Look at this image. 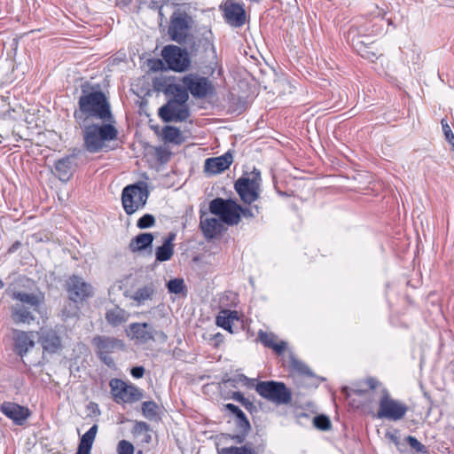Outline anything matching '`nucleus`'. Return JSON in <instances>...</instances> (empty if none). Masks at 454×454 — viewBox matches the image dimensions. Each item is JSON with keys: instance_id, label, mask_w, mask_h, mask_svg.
<instances>
[{"instance_id": "f257e3e1", "label": "nucleus", "mask_w": 454, "mask_h": 454, "mask_svg": "<svg viewBox=\"0 0 454 454\" xmlns=\"http://www.w3.org/2000/svg\"><path fill=\"white\" fill-rule=\"evenodd\" d=\"M5 294L12 301L10 307L11 317L17 325H30L35 319V314L40 311L44 303V294L42 292L27 293L13 284L8 286Z\"/></svg>"}, {"instance_id": "f03ea898", "label": "nucleus", "mask_w": 454, "mask_h": 454, "mask_svg": "<svg viewBox=\"0 0 454 454\" xmlns=\"http://www.w3.org/2000/svg\"><path fill=\"white\" fill-rule=\"evenodd\" d=\"M74 117L79 125H85L94 120L102 122H114L110 104L106 95L100 90L86 91L78 100V109L74 113Z\"/></svg>"}, {"instance_id": "7ed1b4c3", "label": "nucleus", "mask_w": 454, "mask_h": 454, "mask_svg": "<svg viewBox=\"0 0 454 454\" xmlns=\"http://www.w3.org/2000/svg\"><path fill=\"white\" fill-rule=\"evenodd\" d=\"M79 126L82 129L83 146L91 153L101 151L106 142L115 140L118 136V130L112 122L99 125L91 121Z\"/></svg>"}, {"instance_id": "20e7f679", "label": "nucleus", "mask_w": 454, "mask_h": 454, "mask_svg": "<svg viewBox=\"0 0 454 454\" xmlns=\"http://www.w3.org/2000/svg\"><path fill=\"white\" fill-rule=\"evenodd\" d=\"M149 197L147 185L144 182L126 186L121 192V204L129 215L143 208Z\"/></svg>"}, {"instance_id": "39448f33", "label": "nucleus", "mask_w": 454, "mask_h": 454, "mask_svg": "<svg viewBox=\"0 0 454 454\" xmlns=\"http://www.w3.org/2000/svg\"><path fill=\"white\" fill-rule=\"evenodd\" d=\"M408 411L409 407L405 403L393 398L387 389L382 387L376 414L378 419L398 421L405 417Z\"/></svg>"}, {"instance_id": "423d86ee", "label": "nucleus", "mask_w": 454, "mask_h": 454, "mask_svg": "<svg viewBox=\"0 0 454 454\" xmlns=\"http://www.w3.org/2000/svg\"><path fill=\"white\" fill-rule=\"evenodd\" d=\"M193 23L194 20L191 15L178 9L170 17L168 34L177 43H186Z\"/></svg>"}, {"instance_id": "0eeeda50", "label": "nucleus", "mask_w": 454, "mask_h": 454, "mask_svg": "<svg viewBox=\"0 0 454 454\" xmlns=\"http://www.w3.org/2000/svg\"><path fill=\"white\" fill-rule=\"evenodd\" d=\"M255 391L262 398L277 405L288 404L292 401V392L283 382L260 381L255 386Z\"/></svg>"}, {"instance_id": "6e6552de", "label": "nucleus", "mask_w": 454, "mask_h": 454, "mask_svg": "<svg viewBox=\"0 0 454 454\" xmlns=\"http://www.w3.org/2000/svg\"><path fill=\"white\" fill-rule=\"evenodd\" d=\"M209 210L220 217L222 223L236 225L240 221L241 206L231 200L215 199L209 204Z\"/></svg>"}, {"instance_id": "1a4fd4ad", "label": "nucleus", "mask_w": 454, "mask_h": 454, "mask_svg": "<svg viewBox=\"0 0 454 454\" xmlns=\"http://www.w3.org/2000/svg\"><path fill=\"white\" fill-rule=\"evenodd\" d=\"M261 173L254 169L248 176H241L235 183V190L244 203L255 201L261 192Z\"/></svg>"}, {"instance_id": "9d476101", "label": "nucleus", "mask_w": 454, "mask_h": 454, "mask_svg": "<svg viewBox=\"0 0 454 454\" xmlns=\"http://www.w3.org/2000/svg\"><path fill=\"white\" fill-rule=\"evenodd\" d=\"M127 335L137 344H146L150 341L164 343L168 336L161 330H156L148 323H132L129 326Z\"/></svg>"}, {"instance_id": "9b49d317", "label": "nucleus", "mask_w": 454, "mask_h": 454, "mask_svg": "<svg viewBox=\"0 0 454 454\" xmlns=\"http://www.w3.org/2000/svg\"><path fill=\"white\" fill-rule=\"evenodd\" d=\"M183 85L195 98H206L215 92L213 82L197 73H190L182 78Z\"/></svg>"}, {"instance_id": "f8f14e48", "label": "nucleus", "mask_w": 454, "mask_h": 454, "mask_svg": "<svg viewBox=\"0 0 454 454\" xmlns=\"http://www.w3.org/2000/svg\"><path fill=\"white\" fill-rule=\"evenodd\" d=\"M111 394L117 403H133L142 399L143 392L132 384L113 379L109 383Z\"/></svg>"}, {"instance_id": "ddd939ff", "label": "nucleus", "mask_w": 454, "mask_h": 454, "mask_svg": "<svg viewBox=\"0 0 454 454\" xmlns=\"http://www.w3.org/2000/svg\"><path fill=\"white\" fill-rule=\"evenodd\" d=\"M193 56L200 55L203 58L216 59V51L213 43V35L211 30L205 31L200 36L189 37L185 43Z\"/></svg>"}, {"instance_id": "4468645a", "label": "nucleus", "mask_w": 454, "mask_h": 454, "mask_svg": "<svg viewBox=\"0 0 454 454\" xmlns=\"http://www.w3.org/2000/svg\"><path fill=\"white\" fill-rule=\"evenodd\" d=\"M161 56L169 69L176 72H184L191 66V59L186 50L176 45H168L163 48Z\"/></svg>"}, {"instance_id": "2eb2a0df", "label": "nucleus", "mask_w": 454, "mask_h": 454, "mask_svg": "<svg viewBox=\"0 0 454 454\" xmlns=\"http://www.w3.org/2000/svg\"><path fill=\"white\" fill-rule=\"evenodd\" d=\"M159 116L165 122L184 121L190 116L187 101L168 100L159 109Z\"/></svg>"}, {"instance_id": "dca6fc26", "label": "nucleus", "mask_w": 454, "mask_h": 454, "mask_svg": "<svg viewBox=\"0 0 454 454\" xmlns=\"http://www.w3.org/2000/svg\"><path fill=\"white\" fill-rule=\"evenodd\" d=\"M69 298L74 301H82L93 295V287L82 278L72 276L67 282Z\"/></svg>"}, {"instance_id": "f3484780", "label": "nucleus", "mask_w": 454, "mask_h": 454, "mask_svg": "<svg viewBox=\"0 0 454 454\" xmlns=\"http://www.w3.org/2000/svg\"><path fill=\"white\" fill-rule=\"evenodd\" d=\"M38 334V342L42 346L43 354L52 355L62 350V340L56 330L41 329Z\"/></svg>"}, {"instance_id": "a211bd4d", "label": "nucleus", "mask_w": 454, "mask_h": 454, "mask_svg": "<svg viewBox=\"0 0 454 454\" xmlns=\"http://www.w3.org/2000/svg\"><path fill=\"white\" fill-rule=\"evenodd\" d=\"M93 344L96 346L100 359L108 366L113 364V359L109 356L117 348L122 347V342L114 338L106 336H98L93 339Z\"/></svg>"}, {"instance_id": "6ab92c4d", "label": "nucleus", "mask_w": 454, "mask_h": 454, "mask_svg": "<svg viewBox=\"0 0 454 454\" xmlns=\"http://www.w3.org/2000/svg\"><path fill=\"white\" fill-rule=\"evenodd\" d=\"M78 168L77 156L69 154L55 161V175L61 182L69 181Z\"/></svg>"}, {"instance_id": "aec40b11", "label": "nucleus", "mask_w": 454, "mask_h": 454, "mask_svg": "<svg viewBox=\"0 0 454 454\" xmlns=\"http://www.w3.org/2000/svg\"><path fill=\"white\" fill-rule=\"evenodd\" d=\"M154 87L164 91L165 94L172 95L171 100L188 101L189 95L185 87L174 83L169 78L158 79L154 82Z\"/></svg>"}, {"instance_id": "412c9836", "label": "nucleus", "mask_w": 454, "mask_h": 454, "mask_svg": "<svg viewBox=\"0 0 454 454\" xmlns=\"http://www.w3.org/2000/svg\"><path fill=\"white\" fill-rule=\"evenodd\" d=\"M14 351L23 357L35 346L34 332L13 330Z\"/></svg>"}, {"instance_id": "4be33fe9", "label": "nucleus", "mask_w": 454, "mask_h": 454, "mask_svg": "<svg viewBox=\"0 0 454 454\" xmlns=\"http://www.w3.org/2000/svg\"><path fill=\"white\" fill-rule=\"evenodd\" d=\"M223 12L227 23L231 26L239 27L244 25L246 14L241 4L228 0L223 5Z\"/></svg>"}, {"instance_id": "5701e85b", "label": "nucleus", "mask_w": 454, "mask_h": 454, "mask_svg": "<svg viewBox=\"0 0 454 454\" xmlns=\"http://www.w3.org/2000/svg\"><path fill=\"white\" fill-rule=\"evenodd\" d=\"M0 411L16 425H22L30 415L27 408L12 402H4Z\"/></svg>"}, {"instance_id": "b1692460", "label": "nucleus", "mask_w": 454, "mask_h": 454, "mask_svg": "<svg viewBox=\"0 0 454 454\" xmlns=\"http://www.w3.org/2000/svg\"><path fill=\"white\" fill-rule=\"evenodd\" d=\"M233 157L231 153L222 156L208 158L205 160L204 170L209 175H217L227 169L232 163Z\"/></svg>"}, {"instance_id": "393cba45", "label": "nucleus", "mask_w": 454, "mask_h": 454, "mask_svg": "<svg viewBox=\"0 0 454 454\" xmlns=\"http://www.w3.org/2000/svg\"><path fill=\"white\" fill-rule=\"evenodd\" d=\"M200 228L206 239H213L223 230L221 221L215 217H200Z\"/></svg>"}, {"instance_id": "a878e982", "label": "nucleus", "mask_w": 454, "mask_h": 454, "mask_svg": "<svg viewBox=\"0 0 454 454\" xmlns=\"http://www.w3.org/2000/svg\"><path fill=\"white\" fill-rule=\"evenodd\" d=\"M260 341L267 348L273 349L277 354H282L286 348V342L278 340V337L272 333H267L262 330L258 332Z\"/></svg>"}, {"instance_id": "bb28decb", "label": "nucleus", "mask_w": 454, "mask_h": 454, "mask_svg": "<svg viewBox=\"0 0 454 454\" xmlns=\"http://www.w3.org/2000/svg\"><path fill=\"white\" fill-rule=\"evenodd\" d=\"M239 320V316L237 310L222 309L215 318V324L217 326L233 333L232 325Z\"/></svg>"}, {"instance_id": "cd10ccee", "label": "nucleus", "mask_w": 454, "mask_h": 454, "mask_svg": "<svg viewBox=\"0 0 454 454\" xmlns=\"http://www.w3.org/2000/svg\"><path fill=\"white\" fill-rule=\"evenodd\" d=\"M154 239L152 233H140L130 240L129 248L131 252L136 253L150 247Z\"/></svg>"}, {"instance_id": "c85d7f7f", "label": "nucleus", "mask_w": 454, "mask_h": 454, "mask_svg": "<svg viewBox=\"0 0 454 454\" xmlns=\"http://www.w3.org/2000/svg\"><path fill=\"white\" fill-rule=\"evenodd\" d=\"M129 314L123 309L114 306L106 313V321L114 326L120 325L129 319Z\"/></svg>"}, {"instance_id": "c756f323", "label": "nucleus", "mask_w": 454, "mask_h": 454, "mask_svg": "<svg viewBox=\"0 0 454 454\" xmlns=\"http://www.w3.org/2000/svg\"><path fill=\"white\" fill-rule=\"evenodd\" d=\"M175 239L174 234H170L168 239H166L162 244V246L157 247L155 251L156 260L159 262L168 261L173 254H174V245L173 240Z\"/></svg>"}, {"instance_id": "7c9ffc66", "label": "nucleus", "mask_w": 454, "mask_h": 454, "mask_svg": "<svg viewBox=\"0 0 454 454\" xmlns=\"http://www.w3.org/2000/svg\"><path fill=\"white\" fill-rule=\"evenodd\" d=\"M154 293L153 286H145L138 288L131 296V299L137 302V306L144 304L150 300Z\"/></svg>"}, {"instance_id": "2f4dec72", "label": "nucleus", "mask_w": 454, "mask_h": 454, "mask_svg": "<svg viewBox=\"0 0 454 454\" xmlns=\"http://www.w3.org/2000/svg\"><path fill=\"white\" fill-rule=\"evenodd\" d=\"M162 136L165 142L180 144L183 141L181 131L176 127L166 126L162 129Z\"/></svg>"}, {"instance_id": "473e14b6", "label": "nucleus", "mask_w": 454, "mask_h": 454, "mask_svg": "<svg viewBox=\"0 0 454 454\" xmlns=\"http://www.w3.org/2000/svg\"><path fill=\"white\" fill-rule=\"evenodd\" d=\"M219 454H254V450L252 445H243L241 447L231 446L222 448Z\"/></svg>"}, {"instance_id": "72a5a7b5", "label": "nucleus", "mask_w": 454, "mask_h": 454, "mask_svg": "<svg viewBox=\"0 0 454 454\" xmlns=\"http://www.w3.org/2000/svg\"><path fill=\"white\" fill-rule=\"evenodd\" d=\"M290 364L292 369L296 372L300 376L314 377L313 372L301 360L294 357L291 358Z\"/></svg>"}, {"instance_id": "f704fd0d", "label": "nucleus", "mask_w": 454, "mask_h": 454, "mask_svg": "<svg viewBox=\"0 0 454 454\" xmlns=\"http://www.w3.org/2000/svg\"><path fill=\"white\" fill-rule=\"evenodd\" d=\"M158 405L153 401H146L142 403V413L143 415L152 420L158 416Z\"/></svg>"}, {"instance_id": "c9c22d12", "label": "nucleus", "mask_w": 454, "mask_h": 454, "mask_svg": "<svg viewBox=\"0 0 454 454\" xmlns=\"http://www.w3.org/2000/svg\"><path fill=\"white\" fill-rule=\"evenodd\" d=\"M98 432V425H93L82 437L80 443L83 447L91 448Z\"/></svg>"}, {"instance_id": "e433bc0d", "label": "nucleus", "mask_w": 454, "mask_h": 454, "mask_svg": "<svg viewBox=\"0 0 454 454\" xmlns=\"http://www.w3.org/2000/svg\"><path fill=\"white\" fill-rule=\"evenodd\" d=\"M235 425L239 432L249 433L251 429L250 423L244 412L235 417Z\"/></svg>"}, {"instance_id": "4c0bfd02", "label": "nucleus", "mask_w": 454, "mask_h": 454, "mask_svg": "<svg viewBox=\"0 0 454 454\" xmlns=\"http://www.w3.org/2000/svg\"><path fill=\"white\" fill-rule=\"evenodd\" d=\"M167 286L168 292L175 294H179L185 289L184 282L182 278H174L169 280Z\"/></svg>"}, {"instance_id": "58836bf2", "label": "nucleus", "mask_w": 454, "mask_h": 454, "mask_svg": "<svg viewBox=\"0 0 454 454\" xmlns=\"http://www.w3.org/2000/svg\"><path fill=\"white\" fill-rule=\"evenodd\" d=\"M314 426L320 430H328L331 427V421L325 415L316 416L313 419Z\"/></svg>"}, {"instance_id": "ea45409f", "label": "nucleus", "mask_w": 454, "mask_h": 454, "mask_svg": "<svg viewBox=\"0 0 454 454\" xmlns=\"http://www.w3.org/2000/svg\"><path fill=\"white\" fill-rule=\"evenodd\" d=\"M406 442L408 444L415 450L417 452H420L423 454H427V448L424 444H422L416 437L409 435L406 437Z\"/></svg>"}, {"instance_id": "a19ab883", "label": "nucleus", "mask_w": 454, "mask_h": 454, "mask_svg": "<svg viewBox=\"0 0 454 454\" xmlns=\"http://www.w3.org/2000/svg\"><path fill=\"white\" fill-rule=\"evenodd\" d=\"M155 223V218L153 215L145 214L137 220V226L139 229H146L153 226Z\"/></svg>"}, {"instance_id": "79ce46f5", "label": "nucleus", "mask_w": 454, "mask_h": 454, "mask_svg": "<svg viewBox=\"0 0 454 454\" xmlns=\"http://www.w3.org/2000/svg\"><path fill=\"white\" fill-rule=\"evenodd\" d=\"M118 454H134V446L131 442L121 440L117 445Z\"/></svg>"}, {"instance_id": "37998d69", "label": "nucleus", "mask_w": 454, "mask_h": 454, "mask_svg": "<svg viewBox=\"0 0 454 454\" xmlns=\"http://www.w3.org/2000/svg\"><path fill=\"white\" fill-rule=\"evenodd\" d=\"M204 339L208 340L209 344L214 348H218L224 340V337L221 333L204 335Z\"/></svg>"}, {"instance_id": "c03bdc74", "label": "nucleus", "mask_w": 454, "mask_h": 454, "mask_svg": "<svg viewBox=\"0 0 454 454\" xmlns=\"http://www.w3.org/2000/svg\"><path fill=\"white\" fill-rule=\"evenodd\" d=\"M442 127L446 140L450 144L451 149L454 151V134L452 133L450 127L444 121V120L442 121Z\"/></svg>"}, {"instance_id": "a18cd8bd", "label": "nucleus", "mask_w": 454, "mask_h": 454, "mask_svg": "<svg viewBox=\"0 0 454 454\" xmlns=\"http://www.w3.org/2000/svg\"><path fill=\"white\" fill-rule=\"evenodd\" d=\"M259 207L254 206L253 207H242L240 210V216L243 215L245 218H253L259 214Z\"/></svg>"}, {"instance_id": "49530a36", "label": "nucleus", "mask_w": 454, "mask_h": 454, "mask_svg": "<svg viewBox=\"0 0 454 454\" xmlns=\"http://www.w3.org/2000/svg\"><path fill=\"white\" fill-rule=\"evenodd\" d=\"M134 429H135L136 433H138V434H142L143 433V434H145V433H147L149 431V426H148L147 423H145L144 421H137L135 424Z\"/></svg>"}, {"instance_id": "de8ad7c7", "label": "nucleus", "mask_w": 454, "mask_h": 454, "mask_svg": "<svg viewBox=\"0 0 454 454\" xmlns=\"http://www.w3.org/2000/svg\"><path fill=\"white\" fill-rule=\"evenodd\" d=\"M233 381L238 382V383H241V384H243L244 386H247V387H253L254 386L253 380H250L249 378H247V376L243 375V374L239 375L236 379H233Z\"/></svg>"}, {"instance_id": "09e8293b", "label": "nucleus", "mask_w": 454, "mask_h": 454, "mask_svg": "<svg viewBox=\"0 0 454 454\" xmlns=\"http://www.w3.org/2000/svg\"><path fill=\"white\" fill-rule=\"evenodd\" d=\"M247 434L248 433L239 432L236 434H230V438L236 442L237 443H242L245 441Z\"/></svg>"}, {"instance_id": "8fccbe9b", "label": "nucleus", "mask_w": 454, "mask_h": 454, "mask_svg": "<svg viewBox=\"0 0 454 454\" xmlns=\"http://www.w3.org/2000/svg\"><path fill=\"white\" fill-rule=\"evenodd\" d=\"M131 375L136 379H140L145 374V368L143 366H136L131 369Z\"/></svg>"}, {"instance_id": "3c124183", "label": "nucleus", "mask_w": 454, "mask_h": 454, "mask_svg": "<svg viewBox=\"0 0 454 454\" xmlns=\"http://www.w3.org/2000/svg\"><path fill=\"white\" fill-rule=\"evenodd\" d=\"M364 384L370 389H376L378 387L381 386V383L374 378H368L365 380Z\"/></svg>"}, {"instance_id": "603ef678", "label": "nucleus", "mask_w": 454, "mask_h": 454, "mask_svg": "<svg viewBox=\"0 0 454 454\" xmlns=\"http://www.w3.org/2000/svg\"><path fill=\"white\" fill-rule=\"evenodd\" d=\"M231 398L243 405H247L249 403L240 392H233Z\"/></svg>"}, {"instance_id": "864d4df0", "label": "nucleus", "mask_w": 454, "mask_h": 454, "mask_svg": "<svg viewBox=\"0 0 454 454\" xmlns=\"http://www.w3.org/2000/svg\"><path fill=\"white\" fill-rule=\"evenodd\" d=\"M224 407L226 410L230 411L235 417H237L240 413H243V411L233 403H227L224 405Z\"/></svg>"}, {"instance_id": "5fc2aeb1", "label": "nucleus", "mask_w": 454, "mask_h": 454, "mask_svg": "<svg viewBox=\"0 0 454 454\" xmlns=\"http://www.w3.org/2000/svg\"><path fill=\"white\" fill-rule=\"evenodd\" d=\"M91 448H85L79 442L78 450L76 454H90Z\"/></svg>"}, {"instance_id": "6e6d98bb", "label": "nucleus", "mask_w": 454, "mask_h": 454, "mask_svg": "<svg viewBox=\"0 0 454 454\" xmlns=\"http://www.w3.org/2000/svg\"><path fill=\"white\" fill-rule=\"evenodd\" d=\"M387 437H388L393 442H395V444H398V437L395 434H392V433H389L387 432L386 434Z\"/></svg>"}, {"instance_id": "4d7b16f0", "label": "nucleus", "mask_w": 454, "mask_h": 454, "mask_svg": "<svg viewBox=\"0 0 454 454\" xmlns=\"http://www.w3.org/2000/svg\"><path fill=\"white\" fill-rule=\"evenodd\" d=\"M151 439H152V437H151V435L148 434V432L144 434V441H145V442H150Z\"/></svg>"}, {"instance_id": "13d9d810", "label": "nucleus", "mask_w": 454, "mask_h": 454, "mask_svg": "<svg viewBox=\"0 0 454 454\" xmlns=\"http://www.w3.org/2000/svg\"><path fill=\"white\" fill-rule=\"evenodd\" d=\"M4 286V284L3 280L0 278V289H2Z\"/></svg>"}, {"instance_id": "bf43d9fd", "label": "nucleus", "mask_w": 454, "mask_h": 454, "mask_svg": "<svg viewBox=\"0 0 454 454\" xmlns=\"http://www.w3.org/2000/svg\"><path fill=\"white\" fill-rule=\"evenodd\" d=\"M378 32H379V29H376V30L372 29L370 34H377Z\"/></svg>"}, {"instance_id": "052dcab7", "label": "nucleus", "mask_w": 454, "mask_h": 454, "mask_svg": "<svg viewBox=\"0 0 454 454\" xmlns=\"http://www.w3.org/2000/svg\"><path fill=\"white\" fill-rule=\"evenodd\" d=\"M161 9H162V5L159 6V13H160V15H162Z\"/></svg>"}, {"instance_id": "680f3d73", "label": "nucleus", "mask_w": 454, "mask_h": 454, "mask_svg": "<svg viewBox=\"0 0 454 454\" xmlns=\"http://www.w3.org/2000/svg\"><path fill=\"white\" fill-rule=\"evenodd\" d=\"M379 21H383V18L378 19Z\"/></svg>"}, {"instance_id": "e2e57ef3", "label": "nucleus", "mask_w": 454, "mask_h": 454, "mask_svg": "<svg viewBox=\"0 0 454 454\" xmlns=\"http://www.w3.org/2000/svg\"><path fill=\"white\" fill-rule=\"evenodd\" d=\"M357 392H358L359 394L364 393V391H363V390H359V391H357Z\"/></svg>"}]
</instances>
